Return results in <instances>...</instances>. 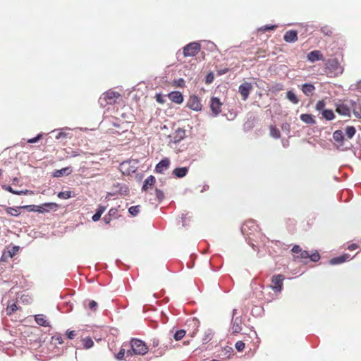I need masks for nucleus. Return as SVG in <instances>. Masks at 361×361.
<instances>
[{
	"mask_svg": "<svg viewBox=\"0 0 361 361\" xmlns=\"http://www.w3.org/2000/svg\"><path fill=\"white\" fill-rule=\"evenodd\" d=\"M121 97V94L116 91L108 90L103 93L99 98L98 102L101 106L104 107L107 104H114L116 99Z\"/></svg>",
	"mask_w": 361,
	"mask_h": 361,
	"instance_id": "1",
	"label": "nucleus"
},
{
	"mask_svg": "<svg viewBox=\"0 0 361 361\" xmlns=\"http://www.w3.org/2000/svg\"><path fill=\"white\" fill-rule=\"evenodd\" d=\"M130 345L136 355H144L149 350L146 343L139 338H133L130 341Z\"/></svg>",
	"mask_w": 361,
	"mask_h": 361,
	"instance_id": "2",
	"label": "nucleus"
},
{
	"mask_svg": "<svg viewBox=\"0 0 361 361\" xmlns=\"http://www.w3.org/2000/svg\"><path fill=\"white\" fill-rule=\"evenodd\" d=\"M201 45L197 42H190L183 47V56L185 57L195 56L200 51Z\"/></svg>",
	"mask_w": 361,
	"mask_h": 361,
	"instance_id": "3",
	"label": "nucleus"
},
{
	"mask_svg": "<svg viewBox=\"0 0 361 361\" xmlns=\"http://www.w3.org/2000/svg\"><path fill=\"white\" fill-rule=\"evenodd\" d=\"M258 228L259 227L255 220L250 219L242 225L240 231L244 236H248V238L251 239L250 235H252V233L257 231Z\"/></svg>",
	"mask_w": 361,
	"mask_h": 361,
	"instance_id": "4",
	"label": "nucleus"
},
{
	"mask_svg": "<svg viewBox=\"0 0 361 361\" xmlns=\"http://www.w3.org/2000/svg\"><path fill=\"white\" fill-rule=\"evenodd\" d=\"M186 106L195 111H200L202 109L200 99L195 94L190 96L187 102Z\"/></svg>",
	"mask_w": 361,
	"mask_h": 361,
	"instance_id": "5",
	"label": "nucleus"
},
{
	"mask_svg": "<svg viewBox=\"0 0 361 361\" xmlns=\"http://www.w3.org/2000/svg\"><path fill=\"white\" fill-rule=\"evenodd\" d=\"M326 68L335 75L342 73L343 72V70L339 66L338 60L336 58L329 59L326 63Z\"/></svg>",
	"mask_w": 361,
	"mask_h": 361,
	"instance_id": "6",
	"label": "nucleus"
},
{
	"mask_svg": "<svg viewBox=\"0 0 361 361\" xmlns=\"http://www.w3.org/2000/svg\"><path fill=\"white\" fill-rule=\"evenodd\" d=\"M285 277L282 274L273 275L271 281L274 285L270 286L271 289L275 292H281L283 289V281Z\"/></svg>",
	"mask_w": 361,
	"mask_h": 361,
	"instance_id": "7",
	"label": "nucleus"
},
{
	"mask_svg": "<svg viewBox=\"0 0 361 361\" xmlns=\"http://www.w3.org/2000/svg\"><path fill=\"white\" fill-rule=\"evenodd\" d=\"M113 188L114 191L113 192H109L108 196H112L115 194L128 195L130 192L129 188L123 183H117L114 185Z\"/></svg>",
	"mask_w": 361,
	"mask_h": 361,
	"instance_id": "8",
	"label": "nucleus"
},
{
	"mask_svg": "<svg viewBox=\"0 0 361 361\" xmlns=\"http://www.w3.org/2000/svg\"><path fill=\"white\" fill-rule=\"evenodd\" d=\"M350 139V138L345 137L343 139V141H342V142H341L340 145H338V147L336 149L338 151H342V152L352 150L354 155L355 157H357V153H356V149L354 147L353 144L350 142V140H349Z\"/></svg>",
	"mask_w": 361,
	"mask_h": 361,
	"instance_id": "9",
	"label": "nucleus"
},
{
	"mask_svg": "<svg viewBox=\"0 0 361 361\" xmlns=\"http://www.w3.org/2000/svg\"><path fill=\"white\" fill-rule=\"evenodd\" d=\"M222 103L217 97H212L210 100V109L214 116H216L221 112Z\"/></svg>",
	"mask_w": 361,
	"mask_h": 361,
	"instance_id": "10",
	"label": "nucleus"
},
{
	"mask_svg": "<svg viewBox=\"0 0 361 361\" xmlns=\"http://www.w3.org/2000/svg\"><path fill=\"white\" fill-rule=\"evenodd\" d=\"M252 88V84L248 82H244L240 85L238 92L241 94L243 100H246L248 98Z\"/></svg>",
	"mask_w": 361,
	"mask_h": 361,
	"instance_id": "11",
	"label": "nucleus"
},
{
	"mask_svg": "<svg viewBox=\"0 0 361 361\" xmlns=\"http://www.w3.org/2000/svg\"><path fill=\"white\" fill-rule=\"evenodd\" d=\"M170 164L171 161L169 158H163L156 165L154 169L155 172L161 174L164 173V171L167 170L169 168Z\"/></svg>",
	"mask_w": 361,
	"mask_h": 361,
	"instance_id": "12",
	"label": "nucleus"
},
{
	"mask_svg": "<svg viewBox=\"0 0 361 361\" xmlns=\"http://www.w3.org/2000/svg\"><path fill=\"white\" fill-rule=\"evenodd\" d=\"M166 96L171 102L177 104H180L184 101L183 94L179 91H171Z\"/></svg>",
	"mask_w": 361,
	"mask_h": 361,
	"instance_id": "13",
	"label": "nucleus"
},
{
	"mask_svg": "<svg viewBox=\"0 0 361 361\" xmlns=\"http://www.w3.org/2000/svg\"><path fill=\"white\" fill-rule=\"evenodd\" d=\"M172 340L170 339V341L168 343H163L161 345H159V348L155 350H152V348L150 349V352L152 353L156 354L155 357H161L164 355L165 351L171 348Z\"/></svg>",
	"mask_w": 361,
	"mask_h": 361,
	"instance_id": "14",
	"label": "nucleus"
},
{
	"mask_svg": "<svg viewBox=\"0 0 361 361\" xmlns=\"http://www.w3.org/2000/svg\"><path fill=\"white\" fill-rule=\"evenodd\" d=\"M119 217L118 210L116 207H112L109 209V212L103 217L102 220L106 224H109L113 219H116Z\"/></svg>",
	"mask_w": 361,
	"mask_h": 361,
	"instance_id": "15",
	"label": "nucleus"
},
{
	"mask_svg": "<svg viewBox=\"0 0 361 361\" xmlns=\"http://www.w3.org/2000/svg\"><path fill=\"white\" fill-rule=\"evenodd\" d=\"M350 258V255L348 253H344L341 255L332 257L329 261L330 265H338L348 261Z\"/></svg>",
	"mask_w": 361,
	"mask_h": 361,
	"instance_id": "16",
	"label": "nucleus"
},
{
	"mask_svg": "<svg viewBox=\"0 0 361 361\" xmlns=\"http://www.w3.org/2000/svg\"><path fill=\"white\" fill-rule=\"evenodd\" d=\"M73 172L72 166L64 167L61 169H56L52 172L51 176L54 178H59L67 176Z\"/></svg>",
	"mask_w": 361,
	"mask_h": 361,
	"instance_id": "17",
	"label": "nucleus"
},
{
	"mask_svg": "<svg viewBox=\"0 0 361 361\" xmlns=\"http://www.w3.org/2000/svg\"><path fill=\"white\" fill-rule=\"evenodd\" d=\"M298 39V31L295 30H288L283 35V40L288 43H294Z\"/></svg>",
	"mask_w": 361,
	"mask_h": 361,
	"instance_id": "18",
	"label": "nucleus"
},
{
	"mask_svg": "<svg viewBox=\"0 0 361 361\" xmlns=\"http://www.w3.org/2000/svg\"><path fill=\"white\" fill-rule=\"evenodd\" d=\"M336 112L339 115L350 117V109L345 104H337L336 105Z\"/></svg>",
	"mask_w": 361,
	"mask_h": 361,
	"instance_id": "19",
	"label": "nucleus"
},
{
	"mask_svg": "<svg viewBox=\"0 0 361 361\" xmlns=\"http://www.w3.org/2000/svg\"><path fill=\"white\" fill-rule=\"evenodd\" d=\"M38 207H40V209L43 211L39 213L44 214L49 212L51 210L56 211L59 208V205L55 202H45L38 205Z\"/></svg>",
	"mask_w": 361,
	"mask_h": 361,
	"instance_id": "20",
	"label": "nucleus"
},
{
	"mask_svg": "<svg viewBox=\"0 0 361 361\" xmlns=\"http://www.w3.org/2000/svg\"><path fill=\"white\" fill-rule=\"evenodd\" d=\"M323 59V55L319 50H314L310 51L307 55V59L311 63L320 61Z\"/></svg>",
	"mask_w": 361,
	"mask_h": 361,
	"instance_id": "21",
	"label": "nucleus"
},
{
	"mask_svg": "<svg viewBox=\"0 0 361 361\" xmlns=\"http://www.w3.org/2000/svg\"><path fill=\"white\" fill-rule=\"evenodd\" d=\"M315 89L314 85L311 82H305L301 86V90L307 97L312 96Z\"/></svg>",
	"mask_w": 361,
	"mask_h": 361,
	"instance_id": "22",
	"label": "nucleus"
},
{
	"mask_svg": "<svg viewBox=\"0 0 361 361\" xmlns=\"http://www.w3.org/2000/svg\"><path fill=\"white\" fill-rule=\"evenodd\" d=\"M185 137V130L181 128H178L177 130H176V131L173 135V140H171V141L175 144H178L182 140H183Z\"/></svg>",
	"mask_w": 361,
	"mask_h": 361,
	"instance_id": "23",
	"label": "nucleus"
},
{
	"mask_svg": "<svg viewBox=\"0 0 361 361\" xmlns=\"http://www.w3.org/2000/svg\"><path fill=\"white\" fill-rule=\"evenodd\" d=\"M188 170L189 169L187 166L177 167L173 169L172 174L176 178H182L188 174Z\"/></svg>",
	"mask_w": 361,
	"mask_h": 361,
	"instance_id": "24",
	"label": "nucleus"
},
{
	"mask_svg": "<svg viewBox=\"0 0 361 361\" xmlns=\"http://www.w3.org/2000/svg\"><path fill=\"white\" fill-rule=\"evenodd\" d=\"M242 318L241 317H236L235 319H231L233 334H235L239 333L241 329Z\"/></svg>",
	"mask_w": 361,
	"mask_h": 361,
	"instance_id": "25",
	"label": "nucleus"
},
{
	"mask_svg": "<svg viewBox=\"0 0 361 361\" xmlns=\"http://www.w3.org/2000/svg\"><path fill=\"white\" fill-rule=\"evenodd\" d=\"M345 135L341 130H336L333 133V139L334 140V146L337 148L338 145H340L343 139L345 138Z\"/></svg>",
	"mask_w": 361,
	"mask_h": 361,
	"instance_id": "26",
	"label": "nucleus"
},
{
	"mask_svg": "<svg viewBox=\"0 0 361 361\" xmlns=\"http://www.w3.org/2000/svg\"><path fill=\"white\" fill-rule=\"evenodd\" d=\"M156 182V179H155V177L152 175H150L149 176H148L144 181L143 184H142V192H146L147 191L148 188L149 187H152V185H154V184Z\"/></svg>",
	"mask_w": 361,
	"mask_h": 361,
	"instance_id": "27",
	"label": "nucleus"
},
{
	"mask_svg": "<svg viewBox=\"0 0 361 361\" xmlns=\"http://www.w3.org/2000/svg\"><path fill=\"white\" fill-rule=\"evenodd\" d=\"M300 120L306 124L314 125L316 123L314 116L310 114H302L300 116Z\"/></svg>",
	"mask_w": 361,
	"mask_h": 361,
	"instance_id": "28",
	"label": "nucleus"
},
{
	"mask_svg": "<svg viewBox=\"0 0 361 361\" xmlns=\"http://www.w3.org/2000/svg\"><path fill=\"white\" fill-rule=\"evenodd\" d=\"M106 206L99 204L98 206L97 209H96L95 213L92 216V221H94V222L98 221L100 219L102 214L106 210Z\"/></svg>",
	"mask_w": 361,
	"mask_h": 361,
	"instance_id": "29",
	"label": "nucleus"
},
{
	"mask_svg": "<svg viewBox=\"0 0 361 361\" xmlns=\"http://www.w3.org/2000/svg\"><path fill=\"white\" fill-rule=\"evenodd\" d=\"M129 164L130 162L128 161H124L121 164V170L122 171L123 173L130 175V173L135 172L136 168L134 166H130Z\"/></svg>",
	"mask_w": 361,
	"mask_h": 361,
	"instance_id": "30",
	"label": "nucleus"
},
{
	"mask_svg": "<svg viewBox=\"0 0 361 361\" xmlns=\"http://www.w3.org/2000/svg\"><path fill=\"white\" fill-rule=\"evenodd\" d=\"M35 320L36 323L42 326H49V322L47 320L46 317L44 314H39L35 316Z\"/></svg>",
	"mask_w": 361,
	"mask_h": 361,
	"instance_id": "31",
	"label": "nucleus"
},
{
	"mask_svg": "<svg viewBox=\"0 0 361 361\" xmlns=\"http://www.w3.org/2000/svg\"><path fill=\"white\" fill-rule=\"evenodd\" d=\"M5 208V210L6 213L12 216H20V213L19 212V209L20 208H18V207H6L4 206Z\"/></svg>",
	"mask_w": 361,
	"mask_h": 361,
	"instance_id": "32",
	"label": "nucleus"
},
{
	"mask_svg": "<svg viewBox=\"0 0 361 361\" xmlns=\"http://www.w3.org/2000/svg\"><path fill=\"white\" fill-rule=\"evenodd\" d=\"M71 130V129L70 128H68V127H65V128H61L57 129L56 130H59V132L56 135V137H55L56 140H61V139H64V138L68 137L69 133H66V130Z\"/></svg>",
	"mask_w": 361,
	"mask_h": 361,
	"instance_id": "33",
	"label": "nucleus"
},
{
	"mask_svg": "<svg viewBox=\"0 0 361 361\" xmlns=\"http://www.w3.org/2000/svg\"><path fill=\"white\" fill-rule=\"evenodd\" d=\"M18 208H20V209H25L30 212H36L39 213L43 212L42 210L40 209V207H38V205L35 204L18 206Z\"/></svg>",
	"mask_w": 361,
	"mask_h": 361,
	"instance_id": "34",
	"label": "nucleus"
},
{
	"mask_svg": "<svg viewBox=\"0 0 361 361\" xmlns=\"http://www.w3.org/2000/svg\"><path fill=\"white\" fill-rule=\"evenodd\" d=\"M321 114L326 121H332L335 118V114L331 109H325L322 111Z\"/></svg>",
	"mask_w": 361,
	"mask_h": 361,
	"instance_id": "35",
	"label": "nucleus"
},
{
	"mask_svg": "<svg viewBox=\"0 0 361 361\" xmlns=\"http://www.w3.org/2000/svg\"><path fill=\"white\" fill-rule=\"evenodd\" d=\"M59 198L62 200H68L71 197H75V193L71 190L61 191L57 194Z\"/></svg>",
	"mask_w": 361,
	"mask_h": 361,
	"instance_id": "36",
	"label": "nucleus"
},
{
	"mask_svg": "<svg viewBox=\"0 0 361 361\" xmlns=\"http://www.w3.org/2000/svg\"><path fill=\"white\" fill-rule=\"evenodd\" d=\"M286 97L294 104H297L299 102L297 95L293 90L287 91Z\"/></svg>",
	"mask_w": 361,
	"mask_h": 361,
	"instance_id": "37",
	"label": "nucleus"
},
{
	"mask_svg": "<svg viewBox=\"0 0 361 361\" xmlns=\"http://www.w3.org/2000/svg\"><path fill=\"white\" fill-rule=\"evenodd\" d=\"M355 133H356V129L353 126H348L345 128V134L344 135H345V136H346L345 137L351 139L355 136Z\"/></svg>",
	"mask_w": 361,
	"mask_h": 361,
	"instance_id": "38",
	"label": "nucleus"
},
{
	"mask_svg": "<svg viewBox=\"0 0 361 361\" xmlns=\"http://www.w3.org/2000/svg\"><path fill=\"white\" fill-rule=\"evenodd\" d=\"M270 135L274 139H279L281 137L280 130L275 126H270Z\"/></svg>",
	"mask_w": 361,
	"mask_h": 361,
	"instance_id": "39",
	"label": "nucleus"
},
{
	"mask_svg": "<svg viewBox=\"0 0 361 361\" xmlns=\"http://www.w3.org/2000/svg\"><path fill=\"white\" fill-rule=\"evenodd\" d=\"M213 337V332L212 329H207L204 335V337L202 338L203 343H207L209 342Z\"/></svg>",
	"mask_w": 361,
	"mask_h": 361,
	"instance_id": "40",
	"label": "nucleus"
},
{
	"mask_svg": "<svg viewBox=\"0 0 361 361\" xmlns=\"http://www.w3.org/2000/svg\"><path fill=\"white\" fill-rule=\"evenodd\" d=\"M82 342H83V346L85 349H90L94 345V341L89 336L83 338Z\"/></svg>",
	"mask_w": 361,
	"mask_h": 361,
	"instance_id": "41",
	"label": "nucleus"
},
{
	"mask_svg": "<svg viewBox=\"0 0 361 361\" xmlns=\"http://www.w3.org/2000/svg\"><path fill=\"white\" fill-rule=\"evenodd\" d=\"M20 247L18 245H13L10 249H8L6 252V255L10 258H12L19 250Z\"/></svg>",
	"mask_w": 361,
	"mask_h": 361,
	"instance_id": "42",
	"label": "nucleus"
},
{
	"mask_svg": "<svg viewBox=\"0 0 361 361\" xmlns=\"http://www.w3.org/2000/svg\"><path fill=\"white\" fill-rule=\"evenodd\" d=\"M18 310V306L16 303L8 304L6 308L7 315H11Z\"/></svg>",
	"mask_w": 361,
	"mask_h": 361,
	"instance_id": "43",
	"label": "nucleus"
},
{
	"mask_svg": "<svg viewBox=\"0 0 361 361\" xmlns=\"http://www.w3.org/2000/svg\"><path fill=\"white\" fill-rule=\"evenodd\" d=\"M140 205L131 206L130 207L128 208V213L131 216H135L140 212Z\"/></svg>",
	"mask_w": 361,
	"mask_h": 361,
	"instance_id": "44",
	"label": "nucleus"
},
{
	"mask_svg": "<svg viewBox=\"0 0 361 361\" xmlns=\"http://www.w3.org/2000/svg\"><path fill=\"white\" fill-rule=\"evenodd\" d=\"M185 335V331L183 329H179V330H177L175 332V334H173V338L176 341H180L184 337Z\"/></svg>",
	"mask_w": 361,
	"mask_h": 361,
	"instance_id": "45",
	"label": "nucleus"
},
{
	"mask_svg": "<svg viewBox=\"0 0 361 361\" xmlns=\"http://www.w3.org/2000/svg\"><path fill=\"white\" fill-rule=\"evenodd\" d=\"M325 106L326 102H324V100H319L315 105V109L322 113V111L325 109Z\"/></svg>",
	"mask_w": 361,
	"mask_h": 361,
	"instance_id": "46",
	"label": "nucleus"
},
{
	"mask_svg": "<svg viewBox=\"0 0 361 361\" xmlns=\"http://www.w3.org/2000/svg\"><path fill=\"white\" fill-rule=\"evenodd\" d=\"M309 258H310V261L314 262H317L320 259L321 256H320L319 253L318 252V251L315 250L312 254H309Z\"/></svg>",
	"mask_w": 361,
	"mask_h": 361,
	"instance_id": "47",
	"label": "nucleus"
},
{
	"mask_svg": "<svg viewBox=\"0 0 361 361\" xmlns=\"http://www.w3.org/2000/svg\"><path fill=\"white\" fill-rule=\"evenodd\" d=\"M155 195H156V197H157V199L158 200L159 202H161L164 200V192L156 188H155Z\"/></svg>",
	"mask_w": 361,
	"mask_h": 361,
	"instance_id": "48",
	"label": "nucleus"
},
{
	"mask_svg": "<svg viewBox=\"0 0 361 361\" xmlns=\"http://www.w3.org/2000/svg\"><path fill=\"white\" fill-rule=\"evenodd\" d=\"M43 135L42 133H38L35 137L28 139L27 142L30 144L36 143L42 138Z\"/></svg>",
	"mask_w": 361,
	"mask_h": 361,
	"instance_id": "49",
	"label": "nucleus"
},
{
	"mask_svg": "<svg viewBox=\"0 0 361 361\" xmlns=\"http://www.w3.org/2000/svg\"><path fill=\"white\" fill-rule=\"evenodd\" d=\"M125 354V349L121 348H120L119 351L116 354H115V358L119 361L123 360L124 359Z\"/></svg>",
	"mask_w": 361,
	"mask_h": 361,
	"instance_id": "50",
	"label": "nucleus"
},
{
	"mask_svg": "<svg viewBox=\"0 0 361 361\" xmlns=\"http://www.w3.org/2000/svg\"><path fill=\"white\" fill-rule=\"evenodd\" d=\"M276 27H277L276 25H266L262 26L259 28V31L267 32V31L274 30Z\"/></svg>",
	"mask_w": 361,
	"mask_h": 361,
	"instance_id": "51",
	"label": "nucleus"
},
{
	"mask_svg": "<svg viewBox=\"0 0 361 361\" xmlns=\"http://www.w3.org/2000/svg\"><path fill=\"white\" fill-rule=\"evenodd\" d=\"M185 83L184 79L181 78L173 81V85L178 87H184Z\"/></svg>",
	"mask_w": 361,
	"mask_h": 361,
	"instance_id": "52",
	"label": "nucleus"
},
{
	"mask_svg": "<svg viewBox=\"0 0 361 361\" xmlns=\"http://www.w3.org/2000/svg\"><path fill=\"white\" fill-rule=\"evenodd\" d=\"M214 73L212 71H210L206 75L204 78V82L206 84H211L214 81Z\"/></svg>",
	"mask_w": 361,
	"mask_h": 361,
	"instance_id": "53",
	"label": "nucleus"
},
{
	"mask_svg": "<svg viewBox=\"0 0 361 361\" xmlns=\"http://www.w3.org/2000/svg\"><path fill=\"white\" fill-rule=\"evenodd\" d=\"M235 347L238 352H242L245 347V344L243 341H238L235 343Z\"/></svg>",
	"mask_w": 361,
	"mask_h": 361,
	"instance_id": "54",
	"label": "nucleus"
},
{
	"mask_svg": "<svg viewBox=\"0 0 361 361\" xmlns=\"http://www.w3.org/2000/svg\"><path fill=\"white\" fill-rule=\"evenodd\" d=\"M155 99L156 101L159 104H164L166 102L164 95L161 93H157L155 95Z\"/></svg>",
	"mask_w": 361,
	"mask_h": 361,
	"instance_id": "55",
	"label": "nucleus"
},
{
	"mask_svg": "<svg viewBox=\"0 0 361 361\" xmlns=\"http://www.w3.org/2000/svg\"><path fill=\"white\" fill-rule=\"evenodd\" d=\"M97 307H98V304L96 301L94 300H90L89 301V304H88V307L92 310V311H96L97 309Z\"/></svg>",
	"mask_w": 361,
	"mask_h": 361,
	"instance_id": "56",
	"label": "nucleus"
},
{
	"mask_svg": "<svg viewBox=\"0 0 361 361\" xmlns=\"http://www.w3.org/2000/svg\"><path fill=\"white\" fill-rule=\"evenodd\" d=\"M297 258L300 259H307L309 258V252L307 250H301L300 252V255L296 257Z\"/></svg>",
	"mask_w": 361,
	"mask_h": 361,
	"instance_id": "57",
	"label": "nucleus"
},
{
	"mask_svg": "<svg viewBox=\"0 0 361 361\" xmlns=\"http://www.w3.org/2000/svg\"><path fill=\"white\" fill-rule=\"evenodd\" d=\"M321 32L326 36H330L332 34V31L327 26L322 27Z\"/></svg>",
	"mask_w": 361,
	"mask_h": 361,
	"instance_id": "58",
	"label": "nucleus"
},
{
	"mask_svg": "<svg viewBox=\"0 0 361 361\" xmlns=\"http://www.w3.org/2000/svg\"><path fill=\"white\" fill-rule=\"evenodd\" d=\"M66 336L68 339H73L76 335L75 331L74 330H68L66 333Z\"/></svg>",
	"mask_w": 361,
	"mask_h": 361,
	"instance_id": "59",
	"label": "nucleus"
},
{
	"mask_svg": "<svg viewBox=\"0 0 361 361\" xmlns=\"http://www.w3.org/2000/svg\"><path fill=\"white\" fill-rule=\"evenodd\" d=\"M151 345L152 346V349L153 348H154V350L157 349V347L159 348V346L160 345L159 340L158 338H153L152 340V344Z\"/></svg>",
	"mask_w": 361,
	"mask_h": 361,
	"instance_id": "60",
	"label": "nucleus"
},
{
	"mask_svg": "<svg viewBox=\"0 0 361 361\" xmlns=\"http://www.w3.org/2000/svg\"><path fill=\"white\" fill-rule=\"evenodd\" d=\"M301 250H302V248L300 247V246L299 245H293V247H292V250H291L292 252L295 253V254H300Z\"/></svg>",
	"mask_w": 361,
	"mask_h": 361,
	"instance_id": "61",
	"label": "nucleus"
},
{
	"mask_svg": "<svg viewBox=\"0 0 361 361\" xmlns=\"http://www.w3.org/2000/svg\"><path fill=\"white\" fill-rule=\"evenodd\" d=\"M51 340L52 341H54V340L57 341L59 344H61V343H63V338H62L61 335H58V336H52L51 337Z\"/></svg>",
	"mask_w": 361,
	"mask_h": 361,
	"instance_id": "62",
	"label": "nucleus"
},
{
	"mask_svg": "<svg viewBox=\"0 0 361 361\" xmlns=\"http://www.w3.org/2000/svg\"><path fill=\"white\" fill-rule=\"evenodd\" d=\"M272 89H274L275 91H280L283 89V85L281 83H276L273 87Z\"/></svg>",
	"mask_w": 361,
	"mask_h": 361,
	"instance_id": "63",
	"label": "nucleus"
},
{
	"mask_svg": "<svg viewBox=\"0 0 361 361\" xmlns=\"http://www.w3.org/2000/svg\"><path fill=\"white\" fill-rule=\"evenodd\" d=\"M229 71V69L228 68H222V69H219L217 70V75H223L224 74H226V73H228Z\"/></svg>",
	"mask_w": 361,
	"mask_h": 361,
	"instance_id": "64",
	"label": "nucleus"
}]
</instances>
